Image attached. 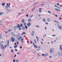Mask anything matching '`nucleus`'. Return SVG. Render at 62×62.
Wrapping results in <instances>:
<instances>
[{
	"instance_id": "obj_22",
	"label": "nucleus",
	"mask_w": 62,
	"mask_h": 62,
	"mask_svg": "<svg viewBox=\"0 0 62 62\" xmlns=\"http://www.w3.org/2000/svg\"><path fill=\"white\" fill-rule=\"evenodd\" d=\"M46 19H43V21L44 22H46Z\"/></svg>"
},
{
	"instance_id": "obj_50",
	"label": "nucleus",
	"mask_w": 62,
	"mask_h": 62,
	"mask_svg": "<svg viewBox=\"0 0 62 62\" xmlns=\"http://www.w3.org/2000/svg\"><path fill=\"white\" fill-rule=\"evenodd\" d=\"M16 56H17V55L16 54L14 56V57H16Z\"/></svg>"
},
{
	"instance_id": "obj_17",
	"label": "nucleus",
	"mask_w": 62,
	"mask_h": 62,
	"mask_svg": "<svg viewBox=\"0 0 62 62\" xmlns=\"http://www.w3.org/2000/svg\"><path fill=\"white\" fill-rule=\"evenodd\" d=\"M37 51H40V48H38L36 49Z\"/></svg>"
},
{
	"instance_id": "obj_20",
	"label": "nucleus",
	"mask_w": 62,
	"mask_h": 62,
	"mask_svg": "<svg viewBox=\"0 0 62 62\" xmlns=\"http://www.w3.org/2000/svg\"><path fill=\"white\" fill-rule=\"evenodd\" d=\"M26 33L24 32H23L22 34H21V35H24L25 34H26Z\"/></svg>"
},
{
	"instance_id": "obj_63",
	"label": "nucleus",
	"mask_w": 62,
	"mask_h": 62,
	"mask_svg": "<svg viewBox=\"0 0 62 62\" xmlns=\"http://www.w3.org/2000/svg\"><path fill=\"white\" fill-rule=\"evenodd\" d=\"M5 48H6L7 47V46L6 45H5Z\"/></svg>"
},
{
	"instance_id": "obj_64",
	"label": "nucleus",
	"mask_w": 62,
	"mask_h": 62,
	"mask_svg": "<svg viewBox=\"0 0 62 62\" xmlns=\"http://www.w3.org/2000/svg\"><path fill=\"white\" fill-rule=\"evenodd\" d=\"M20 36V34H18V36Z\"/></svg>"
},
{
	"instance_id": "obj_21",
	"label": "nucleus",
	"mask_w": 62,
	"mask_h": 62,
	"mask_svg": "<svg viewBox=\"0 0 62 62\" xmlns=\"http://www.w3.org/2000/svg\"><path fill=\"white\" fill-rule=\"evenodd\" d=\"M2 6H5V3H2Z\"/></svg>"
},
{
	"instance_id": "obj_58",
	"label": "nucleus",
	"mask_w": 62,
	"mask_h": 62,
	"mask_svg": "<svg viewBox=\"0 0 62 62\" xmlns=\"http://www.w3.org/2000/svg\"><path fill=\"white\" fill-rule=\"evenodd\" d=\"M60 7H62V5H60Z\"/></svg>"
},
{
	"instance_id": "obj_53",
	"label": "nucleus",
	"mask_w": 62,
	"mask_h": 62,
	"mask_svg": "<svg viewBox=\"0 0 62 62\" xmlns=\"http://www.w3.org/2000/svg\"><path fill=\"white\" fill-rule=\"evenodd\" d=\"M39 12H41V10H40L39 11Z\"/></svg>"
},
{
	"instance_id": "obj_13",
	"label": "nucleus",
	"mask_w": 62,
	"mask_h": 62,
	"mask_svg": "<svg viewBox=\"0 0 62 62\" xmlns=\"http://www.w3.org/2000/svg\"><path fill=\"white\" fill-rule=\"evenodd\" d=\"M58 26L59 28L61 30V29H62V28H61V26H59V25H57Z\"/></svg>"
},
{
	"instance_id": "obj_61",
	"label": "nucleus",
	"mask_w": 62,
	"mask_h": 62,
	"mask_svg": "<svg viewBox=\"0 0 62 62\" xmlns=\"http://www.w3.org/2000/svg\"><path fill=\"white\" fill-rule=\"evenodd\" d=\"M45 30H47V28L46 27H45Z\"/></svg>"
},
{
	"instance_id": "obj_4",
	"label": "nucleus",
	"mask_w": 62,
	"mask_h": 62,
	"mask_svg": "<svg viewBox=\"0 0 62 62\" xmlns=\"http://www.w3.org/2000/svg\"><path fill=\"white\" fill-rule=\"evenodd\" d=\"M20 25L19 24H18L16 26V27L17 28H18V29H20Z\"/></svg>"
},
{
	"instance_id": "obj_44",
	"label": "nucleus",
	"mask_w": 62,
	"mask_h": 62,
	"mask_svg": "<svg viewBox=\"0 0 62 62\" xmlns=\"http://www.w3.org/2000/svg\"><path fill=\"white\" fill-rule=\"evenodd\" d=\"M37 3H34L33 5V6H34V5H36V4H37Z\"/></svg>"
},
{
	"instance_id": "obj_9",
	"label": "nucleus",
	"mask_w": 62,
	"mask_h": 62,
	"mask_svg": "<svg viewBox=\"0 0 62 62\" xmlns=\"http://www.w3.org/2000/svg\"><path fill=\"white\" fill-rule=\"evenodd\" d=\"M7 6L8 8H9H9H11L10 7V6L8 4V3H7Z\"/></svg>"
},
{
	"instance_id": "obj_48",
	"label": "nucleus",
	"mask_w": 62,
	"mask_h": 62,
	"mask_svg": "<svg viewBox=\"0 0 62 62\" xmlns=\"http://www.w3.org/2000/svg\"><path fill=\"white\" fill-rule=\"evenodd\" d=\"M42 9H41V8H40L39 9V10H42Z\"/></svg>"
},
{
	"instance_id": "obj_32",
	"label": "nucleus",
	"mask_w": 62,
	"mask_h": 62,
	"mask_svg": "<svg viewBox=\"0 0 62 62\" xmlns=\"http://www.w3.org/2000/svg\"><path fill=\"white\" fill-rule=\"evenodd\" d=\"M16 61V62H19V60H15Z\"/></svg>"
},
{
	"instance_id": "obj_62",
	"label": "nucleus",
	"mask_w": 62,
	"mask_h": 62,
	"mask_svg": "<svg viewBox=\"0 0 62 62\" xmlns=\"http://www.w3.org/2000/svg\"><path fill=\"white\" fill-rule=\"evenodd\" d=\"M26 16L28 17V14H27L26 15Z\"/></svg>"
},
{
	"instance_id": "obj_49",
	"label": "nucleus",
	"mask_w": 62,
	"mask_h": 62,
	"mask_svg": "<svg viewBox=\"0 0 62 62\" xmlns=\"http://www.w3.org/2000/svg\"><path fill=\"white\" fill-rule=\"evenodd\" d=\"M57 6H58L59 5V3H58L57 4Z\"/></svg>"
},
{
	"instance_id": "obj_14",
	"label": "nucleus",
	"mask_w": 62,
	"mask_h": 62,
	"mask_svg": "<svg viewBox=\"0 0 62 62\" xmlns=\"http://www.w3.org/2000/svg\"><path fill=\"white\" fill-rule=\"evenodd\" d=\"M22 37H22V36H21V37H19V38L18 39V40H20V39H22Z\"/></svg>"
},
{
	"instance_id": "obj_6",
	"label": "nucleus",
	"mask_w": 62,
	"mask_h": 62,
	"mask_svg": "<svg viewBox=\"0 0 62 62\" xmlns=\"http://www.w3.org/2000/svg\"><path fill=\"white\" fill-rule=\"evenodd\" d=\"M11 39H12L11 41H12L13 42H14L15 40V38H13L12 37H11Z\"/></svg>"
},
{
	"instance_id": "obj_26",
	"label": "nucleus",
	"mask_w": 62,
	"mask_h": 62,
	"mask_svg": "<svg viewBox=\"0 0 62 62\" xmlns=\"http://www.w3.org/2000/svg\"><path fill=\"white\" fill-rule=\"evenodd\" d=\"M9 40H8V45H9Z\"/></svg>"
},
{
	"instance_id": "obj_19",
	"label": "nucleus",
	"mask_w": 62,
	"mask_h": 62,
	"mask_svg": "<svg viewBox=\"0 0 62 62\" xmlns=\"http://www.w3.org/2000/svg\"><path fill=\"white\" fill-rule=\"evenodd\" d=\"M54 22L55 23H59V22L56 20H54Z\"/></svg>"
},
{
	"instance_id": "obj_46",
	"label": "nucleus",
	"mask_w": 62,
	"mask_h": 62,
	"mask_svg": "<svg viewBox=\"0 0 62 62\" xmlns=\"http://www.w3.org/2000/svg\"><path fill=\"white\" fill-rule=\"evenodd\" d=\"M26 23H25L24 24V26H26Z\"/></svg>"
},
{
	"instance_id": "obj_33",
	"label": "nucleus",
	"mask_w": 62,
	"mask_h": 62,
	"mask_svg": "<svg viewBox=\"0 0 62 62\" xmlns=\"http://www.w3.org/2000/svg\"><path fill=\"white\" fill-rule=\"evenodd\" d=\"M23 24H21V25H20V27H22V26H23Z\"/></svg>"
},
{
	"instance_id": "obj_12",
	"label": "nucleus",
	"mask_w": 62,
	"mask_h": 62,
	"mask_svg": "<svg viewBox=\"0 0 62 62\" xmlns=\"http://www.w3.org/2000/svg\"><path fill=\"white\" fill-rule=\"evenodd\" d=\"M47 21L48 22H50V19L48 18L47 19Z\"/></svg>"
},
{
	"instance_id": "obj_7",
	"label": "nucleus",
	"mask_w": 62,
	"mask_h": 62,
	"mask_svg": "<svg viewBox=\"0 0 62 62\" xmlns=\"http://www.w3.org/2000/svg\"><path fill=\"white\" fill-rule=\"evenodd\" d=\"M33 45L34 46L35 48H37L38 46L36 45L34 43H33Z\"/></svg>"
},
{
	"instance_id": "obj_60",
	"label": "nucleus",
	"mask_w": 62,
	"mask_h": 62,
	"mask_svg": "<svg viewBox=\"0 0 62 62\" xmlns=\"http://www.w3.org/2000/svg\"><path fill=\"white\" fill-rule=\"evenodd\" d=\"M45 24H47L48 25V23H46Z\"/></svg>"
},
{
	"instance_id": "obj_43",
	"label": "nucleus",
	"mask_w": 62,
	"mask_h": 62,
	"mask_svg": "<svg viewBox=\"0 0 62 62\" xmlns=\"http://www.w3.org/2000/svg\"><path fill=\"white\" fill-rule=\"evenodd\" d=\"M1 36V35H0V37ZM3 39V38L1 37H0V39Z\"/></svg>"
},
{
	"instance_id": "obj_27",
	"label": "nucleus",
	"mask_w": 62,
	"mask_h": 62,
	"mask_svg": "<svg viewBox=\"0 0 62 62\" xmlns=\"http://www.w3.org/2000/svg\"><path fill=\"white\" fill-rule=\"evenodd\" d=\"M11 52H12V53H13L14 52V50H13V49H12L11 50Z\"/></svg>"
},
{
	"instance_id": "obj_41",
	"label": "nucleus",
	"mask_w": 62,
	"mask_h": 62,
	"mask_svg": "<svg viewBox=\"0 0 62 62\" xmlns=\"http://www.w3.org/2000/svg\"><path fill=\"white\" fill-rule=\"evenodd\" d=\"M57 8H58V9H61V8L58 7H57Z\"/></svg>"
},
{
	"instance_id": "obj_54",
	"label": "nucleus",
	"mask_w": 62,
	"mask_h": 62,
	"mask_svg": "<svg viewBox=\"0 0 62 62\" xmlns=\"http://www.w3.org/2000/svg\"><path fill=\"white\" fill-rule=\"evenodd\" d=\"M17 44L18 45H19V42H17Z\"/></svg>"
},
{
	"instance_id": "obj_5",
	"label": "nucleus",
	"mask_w": 62,
	"mask_h": 62,
	"mask_svg": "<svg viewBox=\"0 0 62 62\" xmlns=\"http://www.w3.org/2000/svg\"><path fill=\"white\" fill-rule=\"evenodd\" d=\"M31 25V23H29L27 24V26L28 27H29V26H30Z\"/></svg>"
},
{
	"instance_id": "obj_52",
	"label": "nucleus",
	"mask_w": 62,
	"mask_h": 62,
	"mask_svg": "<svg viewBox=\"0 0 62 62\" xmlns=\"http://www.w3.org/2000/svg\"><path fill=\"white\" fill-rule=\"evenodd\" d=\"M39 39H37L38 41V42H39Z\"/></svg>"
},
{
	"instance_id": "obj_29",
	"label": "nucleus",
	"mask_w": 62,
	"mask_h": 62,
	"mask_svg": "<svg viewBox=\"0 0 62 62\" xmlns=\"http://www.w3.org/2000/svg\"><path fill=\"white\" fill-rule=\"evenodd\" d=\"M48 13H49L50 14H52V13H51V12L50 11H48Z\"/></svg>"
},
{
	"instance_id": "obj_15",
	"label": "nucleus",
	"mask_w": 62,
	"mask_h": 62,
	"mask_svg": "<svg viewBox=\"0 0 62 62\" xmlns=\"http://www.w3.org/2000/svg\"><path fill=\"white\" fill-rule=\"evenodd\" d=\"M24 19H23L22 21V23H24Z\"/></svg>"
},
{
	"instance_id": "obj_23",
	"label": "nucleus",
	"mask_w": 62,
	"mask_h": 62,
	"mask_svg": "<svg viewBox=\"0 0 62 62\" xmlns=\"http://www.w3.org/2000/svg\"><path fill=\"white\" fill-rule=\"evenodd\" d=\"M33 17V15L32 14L31 16L30 17V18H32Z\"/></svg>"
},
{
	"instance_id": "obj_42",
	"label": "nucleus",
	"mask_w": 62,
	"mask_h": 62,
	"mask_svg": "<svg viewBox=\"0 0 62 62\" xmlns=\"http://www.w3.org/2000/svg\"><path fill=\"white\" fill-rule=\"evenodd\" d=\"M14 36L15 37H17V35L16 34H15L14 35Z\"/></svg>"
},
{
	"instance_id": "obj_10",
	"label": "nucleus",
	"mask_w": 62,
	"mask_h": 62,
	"mask_svg": "<svg viewBox=\"0 0 62 62\" xmlns=\"http://www.w3.org/2000/svg\"><path fill=\"white\" fill-rule=\"evenodd\" d=\"M55 9L56 10H57V11H59L60 12L61 11V10H60L56 8H55Z\"/></svg>"
},
{
	"instance_id": "obj_16",
	"label": "nucleus",
	"mask_w": 62,
	"mask_h": 62,
	"mask_svg": "<svg viewBox=\"0 0 62 62\" xmlns=\"http://www.w3.org/2000/svg\"><path fill=\"white\" fill-rule=\"evenodd\" d=\"M44 55L45 56H48V54H47L46 53Z\"/></svg>"
},
{
	"instance_id": "obj_35",
	"label": "nucleus",
	"mask_w": 62,
	"mask_h": 62,
	"mask_svg": "<svg viewBox=\"0 0 62 62\" xmlns=\"http://www.w3.org/2000/svg\"><path fill=\"white\" fill-rule=\"evenodd\" d=\"M11 35H12V36H13V35H14V33H12Z\"/></svg>"
},
{
	"instance_id": "obj_56",
	"label": "nucleus",
	"mask_w": 62,
	"mask_h": 62,
	"mask_svg": "<svg viewBox=\"0 0 62 62\" xmlns=\"http://www.w3.org/2000/svg\"><path fill=\"white\" fill-rule=\"evenodd\" d=\"M36 38L37 39H39V37H36Z\"/></svg>"
},
{
	"instance_id": "obj_25",
	"label": "nucleus",
	"mask_w": 62,
	"mask_h": 62,
	"mask_svg": "<svg viewBox=\"0 0 62 62\" xmlns=\"http://www.w3.org/2000/svg\"><path fill=\"white\" fill-rule=\"evenodd\" d=\"M36 27H38V28H39V27H40V26H39V25H36Z\"/></svg>"
},
{
	"instance_id": "obj_59",
	"label": "nucleus",
	"mask_w": 62,
	"mask_h": 62,
	"mask_svg": "<svg viewBox=\"0 0 62 62\" xmlns=\"http://www.w3.org/2000/svg\"><path fill=\"white\" fill-rule=\"evenodd\" d=\"M20 49H22V46H20Z\"/></svg>"
},
{
	"instance_id": "obj_37",
	"label": "nucleus",
	"mask_w": 62,
	"mask_h": 62,
	"mask_svg": "<svg viewBox=\"0 0 62 62\" xmlns=\"http://www.w3.org/2000/svg\"><path fill=\"white\" fill-rule=\"evenodd\" d=\"M3 14V13H0V15H2Z\"/></svg>"
},
{
	"instance_id": "obj_38",
	"label": "nucleus",
	"mask_w": 62,
	"mask_h": 62,
	"mask_svg": "<svg viewBox=\"0 0 62 62\" xmlns=\"http://www.w3.org/2000/svg\"><path fill=\"white\" fill-rule=\"evenodd\" d=\"M34 41L35 43H37V41H36V40L35 39L34 40Z\"/></svg>"
},
{
	"instance_id": "obj_57",
	"label": "nucleus",
	"mask_w": 62,
	"mask_h": 62,
	"mask_svg": "<svg viewBox=\"0 0 62 62\" xmlns=\"http://www.w3.org/2000/svg\"><path fill=\"white\" fill-rule=\"evenodd\" d=\"M59 19H60V20H62V19L61 17H60Z\"/></svg>"
},
{
	"instance_id": "obj_24",
	"label": "nucleus",
	"mask_w": 62,
	"mask_h": 62,
	"mask_svg": "<svg viewBox=\"0 0 62 62\" xmlns=\"http://www.w3.org/2000/svg\"><path fill=\"white\" fill-rule=\"evenodd\" d=\"M62 45H61L60 46V49L61 50H62Z\"/></svg>"
},
{
	"instance_id": "obj_18",
	"label": "nucleus",
	"mask_w": 62,
	"mask_h": 62,
	"mask_svg": "<svg viewBox=\"0 0 62 62\" xmlns=\"http://www.w3.org/2000/svg\"><path fill=\"white\" fill-rule=\"evenodd\" d=\"M17 46H17V45H15L14 46V48H15V49H16V48H17Z\"/></svg>"
},
{
	"instance_id": "obj_45",
	"label": "nucleus",
	"mask_w": 62,
	"mask_h": 62,
	"mask_svg": "<svg viewBox=\"0 0 62 62\" xmlns=\"http://www.w3.org/2000/svg\"><path fill=\"white\" fill-rule=\"evenodd\" d=\"M54 7H55V8H57V6L56 5H55L54 6Z\"/></svg>"
},
{
	"instance_id": "obj_39",
	"label": "nucleus",
	"mask_w": 62,
	"mask_h": 62,
	"mask_svg": "<svg viewBox=\"0 0 62 62\" xmlns=\"http://www.w3.org/2000/svg\"><path fill=\"white\" fill-rule=\"evenodd\" d=\"M61 54V52H59L58 54V55H59V54Z\"/></svg>"
},
{
	"instance_id": "obj_36",
	"label": "nucleus",
	"mask_w": 62,
	"mask_h": 62,
	"mask_svg": "<svg viewBox=\"0 0 62 62\" xmlns=\"http://www.w3.org/2000/svg\"><path fill=\"white\" fill-rule=\"evenodd\" d=\"M32 43H33V42H32V41H30V43H31V44H32Z\"/></svg>"
},
{
	"instance_id": "obj_8",
	"label": "nucleus",
	"mask_w": 62,
	"mask_h": 62,
	"mask_svg": "<svg viewBox=\"0 0 62 62\" xmlns=\"http://www.w3.org/2000/svg\"><path fill=\"white\" fill-rule=\"evenodd\" d=\"M23 39H24V38H22L21 40V41L22 43H23Z\"/></svg>"
},
{
	"instance_id": "obj_34",
	"label": "nucleus",
	"mask_w": 62,
	"mask_h": 62,
	"mask_svg": "<svg viewBox=\"0 0 62 62\" xmlns=\"http://www.w3.org/2000/svg\"><path fill=\"white\" fill-rule=\"evenodd\" d=\"M52 37H55V36H56V35H52Z\"/></svg>"
},
{
	"instance_id": "obj_28",
	"label": "nucleus",
	"mask_w": 62,
	"mask_h": 62,
	"mask_svg": "<svg viewBox=\"0 0 62 62\" xmlns=\"http://www.w3.org/2000/svg\"><path fill=\"white\" fill-rule=\"evenodd\" d=\"M14 29L15 30H16V28H17L15 26L14 27Z\"/></svg>"
},
{
	"instance_id": "obj_40",
	"label": "nucleus",
	"mask_w": 62,
	"mask_h": 62,
	"mask_svg": "<svg viewBox=\"0 0 62 62\" xmlns=\"http://www.w3.org/2000/svg\"><path fill=\"white\" fill-rule=\"evenodd\" d=\"M25 27L26 29H28V28H27V27L26 26H25Z\"/></svg>"
},
{
	"instance_id": "obj_55",
	"label": "nucleus",
	"mask_w": 62,
	"mask_h": 62,
	"mask_svg": "<svg viewBox=\"0 0 62 62\" xmlns=\"http://www.w3.org/2000/svg\"><path fill=\"white\" fill-rule=\"evenodd\" d=\"M55 16L56 17H58V16H57V15H55Z\"/></svg>"
},
{
	"instance_id": "obj_31",
	"label": "nucleus",
	"mask_w": 62,
	"mask_h": 62,
	"mask_svg": "<svg viewBox=\"0 0 62 62\" xmlns=\"http://www.w3.org/2000/svg\"><path fill=\"white\" fill-rule=\"evenodd\" d=\"M7 11H9V12H10L11 11L7 9L6 10Z\"/></svg>"
},
{
	"instance_id": "obj_2",
	"label": "nucleus",
	"mask_w": 62,
	"mask_h": 62,
	"mask_svg": "<svg viewBox=\"0 0 62 62\" xmlns=\"http://www.w3.org/2000/svg\"><path fill=\"white\" fill-rule=\"evenodd\" d=\"M54 49L53 48H51L50 49L49 52L51 54H52V53H53V52H54Z\"/></svg>"
},
{
	"instance_id": "obj_1",
	"label": "nucleus",
	"mask_w": 62,
	"mask_h": 62,
	"mask_svg": "<svg viewBox=\"0 0 62 62\" xmlns=\"http://www.w3.org/2000/svg\"><path fill=\"white\" fill-rule=\"evenodd\" d=\"M4 42V41H2L1 42H0V46L1 47V49L2 50H4L5 49V46H3V45L2 43H3Z\"/></svg>"
},
{
	"instance_id": "obj_47",
	"label": "nucleus",
	"mask_w": 62,
	"mask_h": 62,
	"mask_svg": "<svg viewBox=\"0 0 62 62\" xmlns=\"http://www.w3.org/2000/svg\"><path fill=\"white\" fill-rule=\"evenodd\" d=\"M11 31V30H8V32H10V31Z\"/></svg>"
},
{
	"instance_id": "obj_3",
	"label": "nucleus",
	"mask_w": 62,
	"mask_h": 62,
	"mask_svg": "<svg viewBox=\"0 0 62 62\" xmlns=\"http://www.w3.org/2000/svg\"><path fill=\"white\" fill-rule=\"evenodd\" d=\"M31 35L32 37H34L35 35V32L34 31H32L31 33Z\"/></svg>"
},
{
	"instance_id": "obj_11",
	"label": "nucleus",
	"mask_w": 62,
	"mask_h": 62,
	"mask_svg": "<svg viewBox=\"0 0 62 62\" xmlns=\"http://www.w3.org/2000/svg\"><path fill=\"white\" fill-rule=\"evenodd\" d=\"M28 21L29 23H30L31 22V19H28Z\"/></svg>"
},
{
	"instance_id": "obj_51",
	"label": "nucleus",
	"mask_w": 62,
	"mask_h": 62,
	"mask_svg": "<svg viewBox=\"0 0 62 62\" xmlns=\"http://www.w3.org/2000/svg\"><path fill=\"white\" fill-rule=\"evenodd\" d=\"M48 1H47L46 2H45V3H48Z\"/></svg>"
},
{
	"instance_id": "obj_30",
	"label": "nucleus",
	"mask_w": 62,
	"mask_h": 62,
	"mask_svg": "<svg viewBox=\"0 0 62 62\" xmlns=\"http://www.w3.org/2000/svg\"><path fill=\"white\" fill-rule=\"evenodd\" d=\"M25 28L24 27H22V29L23 30H25Z\"/></svg>"
}]
</instances>
